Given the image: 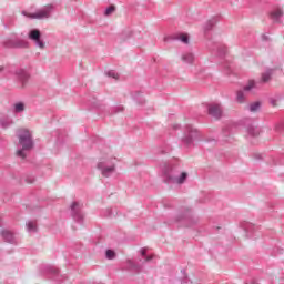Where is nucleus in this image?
<instances>
[{"mask_svg":"<svg viewBox=\"0 0 284 284\" xmlns=\"http://www.w3.org/2000/svg\"><path fill=\"white\" fill-rule=\"evenodd\" d=\"M18 139H19V145H21L22 150L17 151V156H20V159H26V153L23 150H32L33 143H32V133L28 129H19L18 130Z\"/></svg>","mask_w":284,"mask_h":284,"instance_id":"1","label":"nucleus"},{"mask_svg":"<svg viewBox=\"0 0 284 284\" xmlns=\"http://www.w3.org/2000/svg\"><path fill=\"white\" fill-rule=\"evenodd\" d=\"M209 114L213 116V119H219L223 115V109L219 104H212L209 106Z\"/></svg>","mask_w":284,"mask_h":284,"instance_id":"2","label":"nucleus"},{"mask_svg":"<svg viewBox=\"0 0 284 284\" xmlns=\"http://www.w3.org/2000/svg\"><path fill=\"white\" fill-rule=\"evenodd\" d=\"M29 37L32 39V41H36L37 45L41 48V50L45 48V44H43V41H41V32L39 30H32Z\"/></svg>","mask_w":284,"mask_h":284,"instance_id":"3","label":"nucleus"},{"mask_svg":"<svg viewBox=\"0 0 284 284\" xmlns=\"http://www.w3.org/2000/svg\"><path fill=\"white\" fill-rule=\"evenodd\" d=\"M98 168L102 171L103 176H108L109 174H112V172H114V166L105 168V165H103V162H100L98 164Z\"/></svg>","mask_w":284,"mask_h":284,"instance_id":"4","label":"nucleus"},{"mask_svg":"<svg viewBox=\"0 0 284 284\" xmlns=\"http://www.w3.org/2000/svg\"><path fill=\"white\" fill-rule=\"evenodd\" d=\"M30 19H43V17H48V11L41 10L38 11L37 13L28 14Z\"/></svg>","mask_w":284,"mask_h":284,"instance_id":"5","label":"nucleus"},{"mask_svg":"<svg viewBox=\"0 0 284 284\" xmlns=\"http://www.w3.org/2000/svg\"><path fill=\"white\" fill-rule=\"evenodd\" d=\"M271 17H272V19H274V21H278V19H281V17H283V10L277 9V10L273 11L271 13Z\"/></svg>","mask_w":284,"mask_h":284,"instance_id":"6","label":"nucleus"},{"mask_svg":"<svg viewBox=\"0 0 284 284\" xmlns=\"http://www.w3.org/2000/svg\"><path fill=\"white\" fill-rule=\"evenodd\" d=\"M270 79H272V70H268L262 74L263 83H267V81H270Z\"/></svg>","mask_w":284,"mask_h":284,"instance_id":"7","label":"nucleus"},{"mask_svg":"<svg viewBox=\"0 0 284 284\" xmlns=\"http://www.w3.org/2000/svg\"><path fill=\"white\" fill-rule=\"evenodd\" d=\"M236 101H237V103H244L245 102V93H243V91H237Z\"/></svg>","mask_w":284,"mask_h":284,"instance_id":"8","label":"nucleus"},{"mask_svg":"<svg viewBox=\"0 0 284 284\" xmlns=\"http://www.w3.org/2000/svg\"><path fill=\"white\" fill-rule=\"evenodd\" d=\"M183 61H186V63H193L194 62V54L189 53L183 55Z\"/></svg>","mask_w":284,"mask_h":284,"instance_id":"9","label":"nucleus"},{"mask_svg":"<svg viewBox=\"0 0 284 284\" xmlns=\"http://www.w3.org/2000/svg\"><path fill=\"white\" fill-rule=\"evenodd\" d=\"M2 236L6 237L7 241H12V239H13L12 232H10L8 230L2 231Z\"/></svg>","mask_w":284,"mask_h":284,"instance_id":"10","label":"nucleus"},{"mask_svg":"<svg viewBox=\"0 0 284 284\" xmlns=\"http://www.w3.org/2000/svg\"><path fill=\"white\" fill-rule=\"evenodd\" d=\"M255 85H256V82H254V80H250V81H248V84H247L246 87H244V90H245L246 92H250V90L254 89Z\"/></svg>","mask_w":284,"mask_h":284,"instance_id":"11","label":"nucleus"},{"mask_svg":"<svg viewBox=\"0 0 284 284\" xmlns=\"http://www.w3.org/2000/svg\"><path fill=\"white\" fill-rule=\"evenodd\" d=\"M105 255H106V258H109V261H112L116 256V253L112 250H108Z\"/></svg>","mask_w":284,"mask_h":284,"instance_id":"12","label":"nucleus"},{"mask_svg":"<svg viewBox=\"0 0 284 284\" xmlns=\"http://www.w3.org/2000/svg\"><path fill=\"white\" fill-rule=\"evenodd\" d=\"M258 108H261V102H255V103L250 105L251 112H257Z\"/></svg>","mask_w":284,"mask_h":284,"instance_id":"13","label":"nucleus"},{"mask_svg":"<svg viewBox=\"0 0 284 284\" xmlns=\"http://www.w3.org/2000/svg\"><path fill=\"white\" fill-rule=\"evenodd\" d=\"M27 227H28L29 232H37V223H34V222H29L27 224Z\"/></svg>","mask_w":284,"mask_h":284,"instance_id":"14","label":"nucleus"},{"mask_svg":"<svg viewBox=\"0 0 284 284\" xmlns=\"http://www.w3.org/2000/svg\"><path fill=\"white\" fill-rule=\"evenodd\" d=\"M16 112H23L26 110V105L23 103H17L14 105Z\"/></svg>","mask_w":284,"mask_h":284,"instance_id":"15","label":"nucleus"},{"mask_svg":"<svg viewBox=\"0 0 284 284\" xmlns=\"http://www.w3.org/2000/svg\"><path fill=\"white\" fill-rule=\"evenodd\" d=\"M186 179H187V173L183 172L181 176L178 179L176 183H180V184L184 183Z\"/></svg>","mask_w":284,"mask_h":284,"instance_id":"16","label":"nucleus"},{"mask_svg":"<svg viewBox=\"0 0 284 284\" xmlns=\"http://www.w3.org/2000/svg\"><path fill=\"white\" fill-rule=\"evenodd\" d=\"M180 40L182 41V43H190V40H189V38H187V34H182V36L180 37Z\"/></svg>","mask_w":284,"mask_h":284,"instance_id":"17","label":"nucleus"},{"mask_svg":"<svg viewBox=\"0 0 284 284\" xmlns=\"http://www.w3.org/2000/svg\"><path fill=\"white\" fill-rule=\"evenodd\" d=\"M114 10H115L114 6L109 7V8L105 10L106 17L110 16V14H112V12H114Z\"/></svg>","mask_w":284,"mask_h":284,"instance_id":"18","label":"nucleus"},{"mask_svg":"<svg viewBox=\"0 0 284 284\" xmlns=\"http://www.w3.org/2000/svg\"><path fill=\"white\" fill-rule=\"evenodd\" d=\"M109 77H112L113 79H119V74L113 72L109 73Z\"/></svg>","mask_w":284,"mask_h":284,"instance_id":"19","label":"nucleus"},{"mask_svg":"<svg viewBox=\"0 0 284 284\" xmlns=\"http://www.w3.org/2000/svg\"><path fill=\"white\" fill-rule=\"evenodd\" d=\"M71 207L72 210H77V207H79V203L74 202Z\"/></svg>","mask_w":284,"mask_h":284,"instance_id":"20","label":"nucleus"},{"mask_svg":"<svg viewBox=\"0 0 284 284\" xmlns=\"http://www.w3.org/2000/svg\"><path fill=\"white\" fill-rule=\"evenodd\" d=\"M152 258H153L152 255H151V256H146L145 261H146V262H150V261H152Z\"/></svg>","mask_w":284,"mask_h":284,"instance_id":"21","label":"nucleus"},{"mask_svg":"<svg viewBox=\"0 0 284 284\" xmlns=\"http://www.w3.org/2000/svg\"><path fill=\"white\" fill-rule=\"evenodd\" d=\"M145 248H143L142 251H141V254H142V256H145Z\"/></svg>","mask_w":284,"mask_h":284,"instance_id":"22","label":"nucleus"}]
</instances>
